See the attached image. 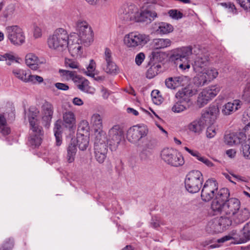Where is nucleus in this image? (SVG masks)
<instances>
[{"label":"nucleus","mask_w":250,"mask_h":250,"mask_svg":"<svg viewBox=\"0 0 250 250\" xmlns=\"http://www.w3.org/2000/svg\"><path fill=\"white\" fill-rule=\"evenodd\" d=\"M103 68L106 73L110 74H116L119 72V69L114 62H104L103 64Z\"/></svg>","instance_id":"nucleus-37"},{"label":"nucleus","mask_w":250,"mask_h":250,"mask_svg":"<svg viewBox=\"0 0 250 250\" xmlns=\"http://www.w3.org/2000/svg\"><path fill=\"white\" fill-rule=\"evenodd\" d=\"M39 60L33 53H28L25 56V63L31 69L37 70L39 68Z\"/></svg>","instance_id":"nucleus-25"},{"label":"nucleus","mask_w":250,"mask_h":250,"mask_svg":"<svg viewBox=\"0 0 250 250\" xmlns=\"http://www.w3.org/2000/svg\"><path fill=\"white\" fill-rule=\"evenodd\" d=\"M161 157L166 163L172 167H180L185 163L182 155L172 148L163 149L161 152Z\"/></svg>","instance_id":"nucleus-6"},{"label":"nucleus","mask_w":250,"mask_h":250,"mask_svg":"<svg viewBox=\"0 0 250 250\" xmlns=\"http://www.w3.org/2000/svg\"><path fill=\"white\" fill-rule=\"evenodd\" d=\"M121 20L125 23L141 21V9L133 4L123 5L119 10Z\"/></svg>","instance_id":"nucleus-3"},{"label":"nucleus","mask_w":250,"mask_h":250,"mask_svg":"<svg viewBox=\"0 0 250 250\" xmlns=\"http://www.w3.org/2000/svg\"><path fill=\"white\" fill-rule=\"evenodd\" d=\"M195 77L194 79L195 83L198 86H202L206 84L209 80L207 79L206 75L203 72Z\"/></svg>","instance_id":"nucleus-44"},{"label":"nucleus","mask_w":250,"mask_h":250,"mask_svg":"<svg viewBox=\"0 0 250 250\" xmlns=\"http://www.w3.org/2000/svg\"><path fill=\"white\" fill-rule=\"evenodd\" d=\"M30 109L29 116V122L30 125V136L29 139V144L34 146H39L42 143L43 132L42 128L38 125L37 117L39 113L37 109L32 111Z\"/></svg>","instance_id":"nucleus-2"},{"label":"nucleus","mask_w":250,"mask_h":250,"mask_svg":"<svg viewBox=\"0 0 250 250\" xmlns=\"http://www.w3.org/2000/svg\"><path fill=\"white\" fill-rule=\"evenodd\" d=\"M43 81V78L37 75H29L27 80V83H31L33 84L41 83Z\"/></svg>","instance_id":"nucleus-51"},{"label":"nucleus","mask_w":250,"mask_h":250,"mask_svg":"<svg viewBox=\"0 0 250 250\" xmlns=\"http://www.w3.org/2000/svg\"><path fill=\"white\" fill-rule=\"evenodd\" d=\"M245 10H250V0H236Z\"/></svg>","instance_id":"nucleus-63"},{"label":"nucleus","mask_w":250,"mask_h":250,"mask_svg":"<svg viewBox=\"0 0 250 250\" xmlns=\"http://www.w3.org/2000/svg\"><path fill=\"white\" fill-rule=\"evenodd\" d=\"M65 65L66 67H69L72 69L79 68V63L70 59H65Z\"/></svg>","instance_id":"nucleus-61"},{"label":"nucleus","mask_w":250,"mask_h":250,"mask_svg":"<svg viewBox=\"0 0 250 250\" xmlns=\"http://www.w3.org/2000/svg\"><path fill=\"white\" fill-rule=\"evenodd\" d=\"M77 146L81 150H85L89 144V138L87 136L80 135L77 138Z\"/></svg>","instance_id":"nucleus-35"},{"label":"nucleus","mask_w":250,"mask_h":250,"mask_svg":"<svg viewBox=\"0 0 250 250\" xmlns=\"http://www.w3.org/2000/svg\"><path fill=\"white\" fill-rule=\"evenodd\" d=\"M77 87L82 91L87 92L89 90V82L88 80L80 77V79L77 80Z\"/></svg>","instance_id":"nucleus-43"},{"label":"nucleus","mask_w":250,"mask_h":250,"mask_svg":"<svg viewBox=\"0 0 250 250\" xmlns=\"http://www.w3.org/2000/svg\"><path fill=\"white\" fill-rule=\"evenodd\" d=\"M157 17V13L155 11L146 10L142 12V22L146 24L150 23Z\"/></svg>","instance_id":"nucleus-33"},{"label":"nucleus","mask_w":250,"mask_h":250,"mask_svg":"<svg viewBox=\"0 0 250 250\" xmlns=\"http://www.w3.org/2000/svg\"><path fill=\"white\" fill-rule=\"evenodd\" d=\"M203 182L202 173L199 170H192L186 176L185 180V188L190 193H197L200 190Z\"/></svg>","instance_id":"nucleus-4"},{"label":"nucleus","mask_w":250,"mask_h":250,"mask_svg":"<svg viewBox=\"0 0 250 250\" xmlns=\"http://www.w3.org/2000/svg\"><path fill=\"white\" fill-rule=\"evenodd\" d=\"M173 30V27L172 25L169 23L166 22H161L159 24L158 29L157 31L159 32L160 33L165 34H168Z\"/></svg>","instance_id":"nucleus-42"},{"label":"nucleus","mask_w":250,"mask_h":250,"mask_svg":"<svg viewBox=\"0 0 250 250\" xmlns=\"http://www.w3.org/2000/svg\"><path fill=\"white\" fill-rule=\"evenodd\" d=\"M153 61L156 62H162L166 58V54L161 52H153L152 53Z\"/></svg>","instance_id":"nucleus-53"},{"label":"nucleus","mask_w":250,"mask_h":250,"mask_svg":"<svg viewBox=\"0 0 250 250\" xmlns=\"http://www.w3.org/2000/svg\"><path fill=\"white\" fill-rule=\"evenodd\" d=\"M217 218L220 222L221 227L223 231L228 229V227L230 226L232 224L231 220L227 217L221 216Z\"/></svg>","instance_id":"nucleus-47"},{"label":"nucleus","mask_w":250,"mask_h":250,"mask_svg":"<svg viewBox=\"0 0 250 250\" xmlns=\"http://www.w3.org/2000/svg\"><path fill=\"white\" fill-rule=\"evenodd\" d=\"M62 121L57 120L54 125V132L56 138V145L60 146L62 143L61 133L62 132Z\"/></svg>","instance_id":"nucleus-34"},{"label":"nucleus","mask_w":250,"mask_h":250,"mask_svg":"<svg viewBox=\"0 0 250 250\" xmlns=\"http://www.w3.org/2000/svg\"><path fill=\"white\" fill-rule=\"evenodd\" d=\"M157 74L158 72L157 70H156V67L151 66L146 73V76L148 79H151Z\"/></svg>","instance_id":"nucleus-62"},{"label":"nucleus","mask_w":250,"mask_h":250,"mask_svg":"<svg viewBox=\"0 0 250 250\" xmlns=\"http://www.w3.org/2000/svg\"><path fill=\"white\" fill-rule=\"evenodd\" d=\"M209 64V57L208 55L202 54L197 56L193 64V68L196 73L203 72L206 67Z\"/></svg>","instance_id":"nucleus-12"},{"label":"nucleus","mask_w":250,"mask_h":250,"mask_svg":"<svg viewBox=\"0 0 250 250\" xmlns=\"http://www.w3.org/2000/svg\"><path fill=\"white\" fill-rule=\"evenodd\" d=\"M208 225L215 233H220L223 231L217 218L214 219L211 222H210Z\"/></svg>","instance_id":"nucleus-45"},{"label":"nucleus","mask_w":250,"mask_h":250,"mask_svg":"<svg viewBox=\"0 0 250 250\" xmlns=\"http://www.w3.org/2000/svg\"><path fill=\"white\" fill-rule=\"evenodd\" d=\"M12 74L17 79L24 83H27L28 75L25 70L22 69H13Z\"/></svg>","instance_id":"nucleus-39"},{"label":"nucleus","mask_w":250,"mask_h":250,"mask_svg":"<svg viewBox=\"0 0 250 250\" xmlns=\"http://www.w3.org/2000/svg\"><path fill=\"white\" fill-rule=\"evenodd\" d=\"M198 49L195 46L193 48L191 46L182 47L175 50L171 55L170 58L172 61L177 60L189 59V56L193 53L192 50L194 49V52H195V49Z\"/></svg>","instance_id":"nucleus-11"},{"label":"nucleus","mask_w":250,"mask_h":250,"mask_svg":"<svg viewBox=\"0 0 250 250\" xmlns=\"http://www.w3.org/2000/svg\"><path fill=\"white\" fill-rule=\"evenodd\" d=\"M176 67L181 70L189 69L190 67L189 59H184L173 61Z\"/></svg>","instance_id":"nucleus-40"},{"label":"nucleus","mask_w":250,"mask_h":250,"mask_svg":"<svg viewBox=\"0 0 250 250\" xmlns=\"http://www.w3.org/2000/svg\"><path fill=\"white\" fill-rule=\"evenodd\" d=\"M41 113L42 123L45 127L48 128L50 125L54 113L53 104L49 102L45 101L42 105Z\"/></svg>","instance_id":"nucleus-10"},{"label":"nucleus","mask_w":250,"mask_h":250,"mask_svg":"<svg viewBox=\"0 0 250 250\" xmlns=\"http://www.w3.org/2000/svg\"><path fill=\"white\" fill-rule=\"evenodd\" d=\"M63 121L66 127H71L75 124L74 114L71 111H67L63 114Z\"/></svg>","instance_id":"nucleus-28"},{"label":"nucleus","mask_w":250,"mask_h":250,"mask_svg":"<svg viewBox=\"0 0 250 250\" xmlns=\"http://www.w3.org/2000/svg\"><path fill=\"white\" fill-rule=\"evenodd\" d=\"M94 153L95 159L99 163L102 164L104 161L106 157L107 152L103 153L98 151H94Z\"/></svg>","instance_id":"nucleus-58"},{"label":"nucleus","mask_w":250,"mask_h":250,"mask_svg":"<svg viewBox=\"0 0 250 250\" xmlns=\"http://www.w3.org/2000/svg\"><path fill=\"white\" fill-rule=\"evenodd\" d=\"M225 204L226 203L221 200H216V198L215 197L212 202L211 208L216 213H224V207Z\"/></svg>","instance_id":"nucleus-31"},{"label":"nucleus","mask_w":250,"mask_h":250,"mask_svg":"<svg viewBox=\"0 0 250 250\" xmlns=\"http://www.w3.org/2000/svg\"><path fill=\"white\" fill-rule=\"evenodd\" d=\"M225 144L232 146L243 143L246 139V136L241 132L231 133L224 136Z\"/></svg>","instance_id":"nucleus-14"},{"label":"nucleus","mask_w":250,"mask_h":250,"mask_svg":"<svg viewBox=\"0 0 250 250\" xmlns=\"http://www.w3.org/2000/svg\"><path fill=\"white\" fill-rule=\"evenodd\" d=\"M124 43L129 48H135L141 44V34L138 32H132L125 35Z\"/></svg>","instance_id":"nucleus-16"},{"label":"nucleus","mask_w":250,"mask_h":250,"mask_svg":"<svg viewBox=\"0 0 250 250\" xmlns=\"http://www.w3.org/2000/svg\"><path fill=\"white\" fill-rule=\"evenodd\" d=\"M203 92L202 91L198 95L197 101V105L199 107H202L207 104L210 100L208 98L205 97Z\"/></svg>","instance_id":"nucleus-54"},{"label":"nucleus","mask_w":250,"mask_h":250,"mask_svg":"<svg viewBox=\"0 0 250 250\" xmlns=\"http://www.w3.org/2000/svg\"><path fill=\"white\" fill-rule=\"evenodd\" d=\"M186 109V107L182 104L181 102L176 103L172 107L171 110L175 113H180L184 111Z\"/></svg>","instance_id":"nucleus-56"},{"label":"nucleus","mask_w":250,"mask_h":250,"mask_svg":"<svg viewBox=\"0 0 250 250\" xmlns=\"http://www.w3.org/2000/svg\"><path fill=\"white\" fill-rule=\"evenodd\" d=\"M242 97L244 100L250 103V83L246 84L243 90Z\"/></svg>","instance_id":"nucleus-60"},{"label":"nucleus","mask_w":250,"mask_h":250,"mask_svg":"<svg viewBox=\"0 0 250 250\" xmlns=\"http://www.w3.org/2000/svg\"><path fill=\"white\" fill-rule=\"evenodd\" d=\"M241 102L239 100H235L233 102H228L223 105L222 112L225 115H229L237 110L241 107Z\"/></svg>","instance_id":"nucleus-20"},{"label":"nucleus","mask_w":250,"mask_h":250,"mask_svg":"<svg viewBox=\"0 0 250 250\" xmlns=\"http://www.w3.org/2000/svg\"><path fill=\"white\" fill-rule=\"evenodd\" d=\"M48 47L53 50L62 52L66 50L69 44V35L66 30L62 28L56 29L47 40Z\"/></svg>","instance_id":"nucleus-1"},{"label":"nucleus","mask_w":250,"mask_h":250,"mask_svg":"<svg viewBox=\"0 0 250 250\" xmlns=\"http://www.w3.org/2000/svg\"><path fill=\"white\" fill-rule=\"evenodd\" d=\"M215 195L216 200L218 199L224 203H226L229 200L228 198L229 196V192L228 188H222L219 191L217 190Z\"/></svg>","instance_id":"nucleus-36"},{"label":"nucleus","mask_w":250,"mask_h":250,"mask_svg":"<svg viewBox=\"0 0 250 250\" xmlns=\"http://www.w3.org/2000/svg\"><path fill=\"white\" fill-rule=\"evenodd\" d=\"M218 188V183L215 180L213 179L207 180L201 190L202 200L204 202L210 201L214 197Z\"/></svg>","instance_id":"nucleus-9"},{"label":"nucleus","mask_w":250,"mask_h":250,"mask_svg":"<svg viewBox=\"0 0 250 250\" xmlns=\"http://www.w3.org/2000/svg\"><path fill=\"white\" fill-rule=\"evenodd\" d=\"M189 82V78L185 76L170 77L166 79L165 84L170 89H175L177 87L187 85Z\"/></svg>","instance_id":"nucleus-13"},{"label":"nucleus","mask_w":250,"mask_h":250,"mask_svg":"<svg viewBox=\"0 0 250 250\" xmlns=\"http://www.w3.org/2000/svg\"><path fill=\"white\" fill-rule=\"evenodd\" d=\"M220 88L217 85H212L204 89L202 92L204 94V96L208 98L210 100L218 94Z\"/></svg>","instance_id":"nucleus-29"},{"label":"nucleus","mask_w":250,"mask_h":250,"mask_svg":"<svg viewBox=\"0 0 250 250\" xmlns=\"http://www.w3.org/2000/svg\"><path fill=\"white\" fill-rule=\"evenodd\" d=\"M204 121L200 118L196 119L188 125V130L195 134H200L205 127Z\"/></svg>","instance_id":"nucleus-23"},{"label":"nucleus","mask_w":250,"mask_h":250,"mask_svg":"<svg viewBox=\"0 0 250 250\" xmlns=\"http://www.w3.org/2000/svg\"><path fill=\"white\" fill-rule=\"evenodd\" d=\"M13 247V242L9 239L8 241L5 242L2 247L0 248V250H11Z\"/></svg>","instance_id":"nucleus-64"},{"label":"nucleus","mask_w":250,"mask_h":250,"mask_svg":"<svg viewBox=\"0 0 250 250\" xmlns=\"http://www.w3.org/2000/svg\"><path fill=\"white\" fill-rule=\"evenodd\" d=\"M76 152L77 148L75 144L71 143L67 148L66 159L68 163H71L74 162Z\"/></svg>","instance_id":"nucleus-38"},{"label":"nucleus","mask_w":250,"mask_h":250,"mask_svg":"<svg viewBox=\"0 0 250 250\" xmlns=\"http://www.w3.org/2000/svg\"><path fill=\"white\" fill-rule=\"evenodd\" d=\"M76 31L79 40L84 46H89L93 42V32L86 21H78L76 23Z\"/></svg>","instance_id":"nucleus-5"},{"label":"nucleus","mask_w":250,"mask_h":250,"mask_svg":"<svg viewBox=\"0 0 250 250\" xmlns=\"http://www.w3.org/2000/svg\"><path fill=\"white\" fill-rule=\"evenodd\" d=\"M16 6L15 3L8 4L2 12V17L5 19H11L16 12Z\"/></svg>","instance_id":"nucleus-30"},{"label":"nucleus","mask_w":250,"mask_h":250,"mask_svg":"<svg viewBox=\"0 0 250 250\" xmlns=\"http://www.w3.org/2000/svg\"><path fill=\"white\" fill-rule=\"evenodd\" d=\"M90 122L95 131V135L100 131H104L103 130V117L101 115L97 113L93 114L90 118Z\"/></svg>","instance_id":"nucleus-19"},{"label":"nucleus","mask_w":250,"mask_h":250,"mask_svg":"<svg viewBox=\"0 0 250 250\" xmlns=\"http://www.w3.org/2000/svg\"><path fill=\"white\" fill-rule=\"evenodd\" d=\"M171 43L168 39H155L153 40V46L156 49L168 47Z\"/></svg>","instance_id":"nucleus-27"},{"label":"nucleus","mask_w":250,"mask_h":250,"mask_svg":"<svg viewBox=\"0 0 250 250\" xmlns=\"http://www.w3.org/2000/svg\"><path fill=\"white\" fill-rule=\"evenodd\" d=\"M234 216V222L236 224H240L250 218V212L248 208H244L237 211V213Z\"/></svg>","instance_id":"nucleus-21"},{"label":"nucleus","mask_w":250,"mask_h":250,"mask_svg":"<svg viewBox=\"0 0 250 250\" xmlns=\"http://www.w3.org/2000/svg\"><path fill=\"white\" fill-rule=\"evenodd\" d=\"M160 92L158 90H154L152 91L151 95L153 103L157 105L160 104L163 101V98L159 95Z\"/></svg>","instance_id":"nucleus-50"},{"label":"nucleus","mask_w":250,"mask_h":250,"mask_svg":"<svg viewBox=\"0 0 250 250\" xmlns=\"http://www.w3.org/2000/svg\"><path fill=\"white\" fill-rule=\"evenodd\" d=\"M245 142L242 144L241 151H242L243 156L248 159H250V142Z\"/></svg>","instance_id":"nucleus-52"},{"label":"nucleus","mask_w":250,"mask_h":250,"mask_svg":"<svg viewBox=\"0 0 250 250\" xmlns=\"http://www.w3.org/2000/svg\"><path fill=\"white\" fill-rule=\"evenodd\" d=\"M59 73L65 80H72L75 83H76L77 82V80L80 79V76L76 75L74 71L60 69Z\"/></svg>","instance_id":"nucleus-32"},{"label":"nucleus","mask_w":250,"mask_h":250,"mask_svg":"<svg viewBox=\"0 0 250 250\" xmlns=\"http://www.w3.org/2000/svg\"><path fill=\"white\" fill-rule=\"evenodd\" d=\"M105 133L100 131L96 134L94 142V151L107 152V146L105 141Z\"/></svg>","instance_id":"nucleus-15"},{"label":"nucleus","mask_w":250,"mask_h":250,"mask_svg":"<svg viewBox=\"0 0 250 250\" xmlns=\"http://www.w3.org/2000/svg\"><path fill=\"white\" fill-rule=\"evenodd\" d=\"M204 112L206 113H208V114H209L208 115L211 116V119L215 121L219 114V110L217 106L212 105L209 107Z\"/></svg>","instance_id":"nucleus-46"},{"label":"nucleus","mask_w":250,"mask_h":250,"mask_svg":"<svg viewBox=\"0 0 250 250\" xmlns=\"http://www.w3.org/2000/svg\"><path fill=\"white\" fill-rule=\"evenodd\" d=\"M169 16L175 20H178L183 17V14L176 9L170 10L168 12Z\"/></svg>","instance_id":"nucleus-59"},{"label":"nucleus","mask_w":250,"mask_h":250,"mask_svg":"<svg viewBox=\"0 0 250 250\" xmlns=\"http://www.w3.org/2000/svg\"><path fill=\"white\" fill-rule=\"evenodd\" d=\"M67 48L72 56L76 58L81 57L83 53V48L82 45L77 42H71L69 41V44Z\"/></svg>","instance_id":"nucleus-22"},{"label":"nucleus","mask_w":250,"mask_h":250,"mask_svg":"<svg viewBox=\"0 0 250 250\" xmlns=\"http://www.w3.org/2000/svg\"><path fill=\"white\" fill-rule=\"evenodd\" d=\"M204 73L206 75L207 79L209 82L216 78L218 75L217 70L213 68H210L208 69H206L204 71Z\"/></svg>","instance_id":"nucleus-48"},{"label":"nucleus","mask_w":250,"mask_h":250,"mask_svg":"<svg viewBox=\"0 0 250 250\" xmlns=\"http://www.w3.org/2000/svg\"><path fill=\"white\" fill-rule=\"evenodd\" d=\"M208 115V113L204 112L201 117L199 118L202 121H204V124L205 126L208 124H213L215 121V120L211 119V116Z\"/></svg>","instance_id":"nucleus-57"},{"label":"nucleus","mask_w":250,"mask_h":250,"mask_svg":"<svg viewBox=\"0 0 250 250\" xmlns=\"http://www.w3.org/2000/svg\"><path fill=\"white\" fill-rule=\"evenodd\" d=\"M193 95L192 89L189 87H186L179 90L176 94V97L181 101L188 102L189 98Z\"/></svg>","instance_id":"nucleus-24"},{"label":"nucleus","mask_w":250,"mask_h":250,"mask_svg":"<svg viewBox=\"0 0 250 250\" xmlns=\"http://www.w3.org/2000/svg\"><path fill=\"white\" fill-rule=\"evenodd\" d=\"M240 208V201L235 198H232L226 203L224 207V213L227 215H234Z\"/></svg>","instance_id":"nucleus-17"},{"label":"nucleus","mask_w":250,"mask_h":250,"mask_svg":"<svg viewBox=\"0 0 250 250\" xmlns=\"http://www.w3.org/2000/svg\"><path fill=\"white\" fill-rule=\"evenodd\" d=\"M124 140V132L119 125H115L108 130L107 142L111 149L116 150Z\"/></svg>","instance_id":"nucleus-8"},{"label":"nucleus","mask_w":250,"mask_h":250,"mask_svg":"<svg viewBox=\"0 0 250 250\" xmlns=\"http://www.w3.org/2000/svg\"><path fill=\"white\" fill-rule=\"evenodd\" d=\"M96 69V63L93 60L90 61L89 64L87 67V70L85 71V74L89 77H94V71Z\"/></svg>","instance_id":"nucleus-49"},{"label":"nucleus","mask_w":250,"mask_h":250,"mask_svg":"<svg viewBox=\"0 0 250 250\" xmlns=\"http://www.w3.org/2000/svg\"><path fill=\"white\" fill-rule=\"evenodd\" d=\"M43 31L42 27L38 25H34L33 29V36L35 39L41 38L42 36Z\"/></svg>","instance_id":"nucleus-55"},{"label":"nucleus","mask_w":250,"mask_h":250,"mask_svg":"<svg viewBox=\"0 0 250 250\" xmlns=\"http://www.w3.org/2000/svg\"><path fill=\"white\" fill-rule=\"evenodd\" d=\"M126 137L128 141L134 144L137 143L141 139V127L139 125L130 127L127 132Z\"/></svg>","instance_id":"nucleus-18"},{"label":"nucleus","mask_w":250,"mask_h":250,"mask_svg":"<svg viewBox=\"0 0 250 250\" xmlns=\"http://www.w3.org/2000/svg\"><path fill=\"white\" fill-rule=\"evenodd\" d=\"M240 236L241 235H238L237 233L236 230H232L229 235H226L221 238L218 239L217 242L218 243H223L230 239H234L236 241V243L237 244H239L238 242Z\"/></svg>","instance_id":"nucleus-41"},{"label":"nucleus","mask_w":250,"mask_h":250,"mask_svg":"<svg viewBox=\"0 0 250 250\" xmlns=\"http://www.w3.org/2000/svg\"><path fill=\"white\" fill-rule=\"evenodd\" d=\"M6 35L11 43L20 46L25 42V36L22 29L18 25H11L5 28Z\"/></svg>","instance_id":"nucleus-7"},{"label":"nucleus","mask_w":250,"mask_h":250,"mask_svg":"<svg viewBox=\"0 0 250 250\" xmlns=\"http://www.w3.org/2000/svg\"><path fill=\"white\" fill-rule=\"evenodd\" d=\"M250 240V221L245 224L241 230L238 243H244Z\"/></svg>","instance_id":"nucleus-26"}]
</instances>
